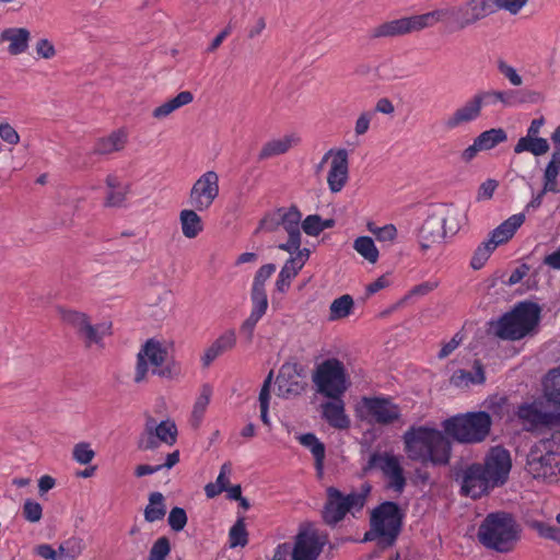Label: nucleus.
Instances as JSON below:
<instances>
[{"label":"nucleus","mask_w":560,"mask_h":560,"mask_svg":"<svg viewBox=\"0 0 560 560\" xmlns=\"http://www.w3.org/2000/svg\"><path fill=\"white\" fill-rule=\"evenodd\" d=\"M276 271V265L275 264H266L261 266L255 277L253 282V290H265V283L269 279V277Z\"/></svg>","instance_id":"obj_53"},{"label":"nucleus","mask_w":560,"mask_h":560,"mask_svg":"<svg viewBox=\"0 0 560 560\" xmlns=\"http://www.w3.org/2000/svg\"><path fill=\"white\" fill-rule=\"evenodd\" d=\"M404 513L399 505L393 501H385L376 506L371 515V527L382 537L378 545L382 548L395 544L402 527Z\"/></svg>","instance_id":"obj_10"},{"label":"nucleus","mask_w":560,"mask_h":560,"mask_svg":"<svg viewBox=\"0 0 560 560\" xmlns=\"http://www.w3.org/2000/svg\"><path fill=\"white\" fill-rule=\"evenodd\" d=\"M236 345V335L233 329L226 330L219 336L212 345L205 351L202 363L209 366L219 355L232 350Z\"/></svg>","instance_id":"obj_25"},{"label":"nucleus","mask_w":560,"mask_h":560,"mask_svg":"<svg viewBox=\"0 0 560 560\" xmlns=\"http://www.w3.org/2000/svg\"><path fill=\"white\" fill-rule=\"evenodd\" d=\"M349 160L346 149H337L334 160L330 162V170L327 183L331 192H339L348 182Z\"/></svg>","instance_id":"obj_23"},{"label":"nucleus","mask_w":560,"mask_h":560,"mask_svg":"<svg viewBox=\"0 0 560 560\" xmlns=\"http://www.w3.org/2000/svg\"><path fill=\"white\" fill-rule=\"evenodd\" d=\"M525 469L535 479L548 482L558 480L560 476V431L550 438L536 442L526 456Z\"/></svg>","instance_id":"obj_5"},{"label":"nucleus","mask_w":560,"mask_h":560,"mask_svg":"<svg viewBox=\"0 0 560 560\" xmlns=\"http://www.w3.org/2000/svg\"><path fill=\"white\" fill-rule=\"evenodd\" d=\"M516 415L527 431L539 428H551L559 421V416L551 411L542 410L541 402L523 404Z\"/></svg>","instance_id":"obj_19"},{"label":"nucleus","mask_w":560,"mask_h":560,"mask_svg":"<svg viewBox=\"0 0 560 560\" xmlns=\"http://www.w3.org/2000/svg\"><path fill=\"white\" fill-rule=\"evenodd\" d=\"M126 143V135L121 131H115L107 138L98 139L95 143L93 152L95 154H109L120 151Z\"/></svg>","instance_id":"obj_34"},{"label":"nucleus","mask_w":560,"mask_h":560,"mask_svg":"<svg viewBox=\"0 0 560 560\" xmlns=\"http://www.w3.org/2000/svg\"><path fill=\"white\" fill-rule=\"evenodd\" d=\"M300 140V137L295 133L285 135L280 139L270 140L262 145L258 154V160L261 161L283 154L288 152L292 147L299 144Z\"/></svg>","instance_id":"obj_26"},{"label":"nucleus","mask_w":560,"mask_h":560,"mask_svg":"<svg viewBox=\"0 0 560 560\" xmlns=\"http://www.w3.org/2000/svg\"><path fill=\"white\" fill-rule=\"evenodd\" d=\"M370 491L371 485L368 482L361 486L360 492H351L347 495H343L337 488L329 487L326 490L327 501L322 513L324 522L329 526H335L352 509L361 510Z\"/></svg>","instance_id":"obj_9"},{"label":"nucleus","mask_w":560,"mask_h":560,"mask_svg":"<svg viewBox=\"0 0 560 560\" xmlns=\"http://www.w3.org/2000/svg\"><path fill=\"white\" fill-rule=\"evenodd\" d=\"M354 302L351 295L343 294L332 301L329 307V318L331 320L341 319L351 314Z\"/></svg>","instance_id":"obj_40"},{"label":"nucleus","mask_w":560,"mask_h":560,"mask_svg":"<svg viewBox=\"0 0 560 560\" xmlns=\"http://www.w3.org/2000/svg\"><path fill=\"white\" fill-rule=\"evenodd\" d=\"M560 173V152H553L546 166L544 176L557 178Z\"/></svg>","instance_id":"obj_64"},{"label":"nucleus","mask_w":560,"mask_h":560,"mask_svg":"<svg viewBox=\"0 0 560 560\" xmlns=\"http://www.w3.org/2000/svg\"><path fill=\"white\" fill-rule=\"evenodd\" d=\"M22 513L26 521L37 523L42 520L43 508L38 502L27 499L23 504Z\"/></svg>","instance_id":"obj_52"},{"label":"nucleus","mask_w":560,"mask_h":560,"mask_svg":"<svg viewBox=\"0 0 560 560\" xmlns=\"http://www.w3.org/2000/svg\"><path fill=\"white\" fill-rule=\"evenodd\" d=\"M31 33L24 27L4 30L1 34L2 40L10 42L8 50L11 55H20L27 50Z\"/></svg>","instance_id":"obj_28"},{"label":"nucleus","mask_w":560,"mask_h":560,"mask_svg":"<svg viewBox=\"0 0 560 560\" xmlns=\"http://www.w3.org/2000/svg\"><path fill=\"white\" fill-rule=\"evenodd\" d=\"M483 106H487L486 100L482 91L479 90L447 117L445 127L447 129H455L462 125L477 120L481 116Z\"/></svg>","instance_id":"obj_20"},{"label":"nucleus","mask_w":560,"mask_h":560,"mask_svg":"<svg viewBox=\"0 0 560 560\" xmlns=\"http://www.w3.org/2000/svg\"><path fill=\"white\" fill-rule=\"evenodd\" d=\"M167 522L173 530L180 532L187 524L186 511L183 508H173L168 514Z\"/></svg>","instance_id":"obj_54"},{"label":"nucleus","mask_w":560,"mask_h":560,"mask_svg":"<svg viewBox=\"0 0 560 560\" xmlns=\"http://www.w3.org/2000/svg\"><path fill=\"white\" fill-rule=\"evenodd\" d=\"M526 525L541 538L553 540L560 545V527L538 520H527Z\"/></svg>","instance_id":"obj_41"},{"label":"nucleus","mask_w":560,"mask_h":560,"mask_svg":"<svg viewBox=\"0 0 560 560\" xmlns=\"http://www.w3.org/2000/svg\"><path fill=\"white\" fill-rule=\"evenodd\" d=\"M277 385H278V395L283 398H291L296 397L301 395L305 390L306 384L296 381V380H289L283 375V372H280V374L277 377Z\"/></svg>","instance_id":"obj_38"},{"label":"nucleus","mask_w":560,"mask_h":560,"mask_svg":"<svg viewBox=\"0 0 560 560\" xmlns=\"http://www.w3.org/2000/svg\"><path fill=\"white\" fill-rule=\"evenodd\" d=\"M130 186L125 185L124 188L117 189V190H109L107 192V196L105 198V206L106 207H122L125 203V200L127 198V195L129 192Z\"/></svg>","instance_id":"obj_55"},{"label":"nucleus","mask_w":560,"mask_h":560,"mask_svg":"<svg viewBox=\"0 0 560 560\" xmlns=\"http://www.w3.org/2000/svg\"><path fill=\"white\" fill-rule=\"evenodd\" d=\"M497 69L498 71L509 80V82L514 86H520L523 84L522 77L517 73L516 69L510 66L505 60L498 59L497 60Z\"/></svg>","instance_id":"obj_51"},{"label":"nucleus","mask_w":560,"mask_h":560,"mask_svg":"<svg viewBox=\"0 0 560 560\" xmlns=\"http://www.w3.org/2000/svg\"><path fill=\"white\" fill-rule=\"evenodd\" d=\"M408 458L422 465L445 466L450 463L452 443L444 430L411 425L402 435Z\"/></svg>","instance_id":"obj_2"},{"label":"nucleus","mask_w":560,"mask_h":560,"mask_svg":"<svg viewBox=\"0 0 560 560\" xmlns=\"http://www.w3.org/2000/svg\"><path fill=\"white\" fill-rule=\"evenodd\" d=\"M363 406L377 424H390L400 418V408L386 397H363Z\"/></svg>","instance_id":"obj_21"},{"label":"nucleus","mask_w":560,"mask_h":560,"mask_svg":"<svg viewBox=\"0 0 560 560\" xmlns=\"http://www.w3.org/2000/svg\"><path fill=\"white\" fill-rule=\"evenodd\" d=\"M62 320L75 329L77 335L83 340L85 347L92 345L103 347V338L112 334V324L100 323L93 325L85 313L73 310L61 311Z\"/></svg>","instance_id":"obj_12"},{"label":"nucleus","mask_w":560,"mask_h":560,"mask_svg":"<svg viewBox=\"0 0 560 560\" xmlns=\"http://www.w3.org/2000/svg\"><path fill=\"white\" fill-rule=\"evenodd\" d=\"M164 495L161 492H152L149 495V504L144 509V520L149 523L161 521L166 514Z\"/></svg>","instance_id":"obj_35"},{"label":"nucleus","mask_w":560,"mask_h":560,"mask_svg":"<svg viewBox=\"0 0 560 560\" xmlns=\"http://www.w3.org/2000/svg\"><path fill=\"white\" fill-rule=\"evenodd\" d=\"M194 101V95L190 91L179 92L175 97L168 100L166 104L170 107V110L173 113L176 109L190 104Z\"/></svg>","instance_id":"obj_61"},{"label":"nucleus","mask_w":560,"mask_h":560,"mask_svg":"<svg viewBox=\"0 0 560 560\" xmlns=\"http://www.w3.org/2000/svg\"><path fill=\"white\" fill-rule=\"evenodd\" d=\"M549 148L547 139L525 136L518 139L514 147V152L517 154L522 152H530L536 156H540L546 154L549 151Z\"/></svg>","instance_id":"obj_32"},{"label":"nucleus","mask_w":560,"mask_h":560,"mask_svg":"<svg viewBox=\"0 0 560 560\" xmlns=\"http://www.w3.org/2000/svg\"><path fill=\"white\" fill-rule=\"evenodd\" d=\"M494 488L497 487L492 485L481 464H471L463 470L460 488L463 495L479 499Z\"/></svg>","instance_id":"obj_18"},{"label":"nucleus","mask_w":560,"mask_h":560,"mask_svg":"<svg viewBox=\"0 0 560 560\" xmlns=\"http://www.w3.org/2000/svg\"><path fill=\"white\" fill-rule=\"evenodd\" d=\"M302 213L296 206H291L288 210L283 209L281 214V226L289 236L301 237Z\"/></svg>","instance_id":"obj_36"},{"label":"nucleus","mask_w":560,"mask_h":560,"mask_svg":"<svg viewBox=\"0 0 560 560\" xmlns=\"http://www.w3.org/2000/svg\"><path fill=\"white\" fill-rule=\"evenodd\" d=\"M491 425V416L486 411L459 413L442 422L445 434L462 444L483 442L490 434Z\"/></svg>","instance_id":"obj_6"},{"label":"nucleus","mask_w":560,"mask_h":560,"mask_svg":"<svg viewBox=\"0 0 560 560\" xmlns=\"http://www.w3.org/2000/svg\"><path fill=\"white\" fill-rule=\"evenodd\" d=\"M145 421L148 425H152V430L161 443L170 446L176 443L178 431L173 420L166 419L158 423L151 415L147 413Z\"/></svg>","instance_id":"obj_29"},{"label":"nucleus","mask_w":560,"mask_h":560,"mask_svg":"<svg viewBox=\"0 0 560 560\" xmlns=\"http://www.w3.org/2000/svg\"><path fill=\"white\" fill-rule=\"evenodd\" d=\"M299 442L310 450L314 459L317 475L322 477L324 469V460L326 456V447L314 433H304L298 436Z\"/></svg>","instance_id":"obj_30"},{"label":"nucleus","mask_w":560,"mask_h":560,"mask_svg":"<svg viewBox=\"0 0 560 560\" xmlns=\"http://www.w3.org/2000/svg\"><path fill=\"white\" fill-rule=\"evenodd\" d=\"M211 395V386L209 384H203L201 387L200 395L198 396L191 412L190 422L194 428H198L200 425L205 411L210 402Z\"/></svg>","instance_id":"obj_37"},{"label":"nucleus","mask_w":560,"mask_h":560,"mask_svg":"<svg viewBox=\"0 0 560 560\" xmlns=\"http://www.w3.org/2000/svg\"><path fill=\"white\" fill-rule=\"evenodd\" d=\"M323 417L336 429H347L350 420L345 413V405L341 398L327 401L322 405Z\"/></svg>","instance_id":"obj_27"},{"label":"nucleus","mask_w":560,"mask_h":560,"mask_svg":"<svg viewBox=\"0 0 560 560\" xmlns=\"http://www.w3.org/2000/svg\"><path fill=\"white\" fill-rule=\"evenodd\" d=\"M72 456L79 464L86 465L92 462L95 452L91 448L89 443L81 442L74 445Z\"/></svg>","instance_id":"obj_50"},{"label":"nucleus","mask_w":560,"mask_h":560,"mask_svg":"<svg viewBox=\"0 0 560 560\" xmlns=\"http://www.w3.org/2000/svg\"><path fill=\"white\" fill-rule=\"evenodd\" d=\"M160 443L161 442L152 430V425H148L145 422L143 432L140 434L138 440V448L142 451H153L160 446Z\"/></svg>","instance_id":"obj_47"},{"label":"nucleus","mask_w":560,"mask_h":560,"mask_svg":"<svg viewBox=\"0 0 560 560\" xmlns=\"http://www.w3.org/2000/svg\"><path fill=\"white\" fill-rule=\"evenodd\" d=\"M524 221V213L513 214L503 221L489 234L488 240L491 241V245L498 247L499 245L509 242L514 236L517 229L522 226Z\"/></svg>","instance_id":"obj_24"},{"label":"nucleus","mask_w":560,"mask_h":560,"mask_svg":"<svg viewBox=\"0 0 560 560\" xmlns=\"http://www.w3.org/2000/svg\"><path fill=\"white\" fill-rule=\"evenodd\" d=\"M229 540L231 547H244L247 545V530L243 517H240L231 527L229 533Z\"/></svg>","instance_id":"obj_45"},{"label":"nucleus","mask_w":560,"mask_h":560,"mask_svg":"<svg viewBox=\"0 0 560 560\" xmlns=\"http://www.w3.org/2000/svg\"><path fill=\"white\" fill-rule=\"evenodd\" d=\"M493 14L490 0H465L459 4H447L420 15L384 22L369 31L370 39L393 38L443 23L450 31L459 32L476 25Z\"/></svg>","instance_id":"obj_1"},{"label":"nucleus","mask_w":560,"mask_h":560,"mask_svg":"<svg viewBox=\"0 0 560 560\" xmlns=\"http://www.w3.org/2000/svg\"><path fill=\"white\" fill-rule=\"evenodd\" d=\"M301 229L310 236H317L320 232V215L310 214L301 222Z\"/></svg>","instance_id":"obj_56"},{"label":"nucleus","mask_w":560,"mask_h":560,"mask_svg":"<svg viewBox=\"0 0 560 560\" xmlns=\"http://www.w3.org/2000/svg\"><path fill=\"white\" fill-rule=\"evenodd\" d=\"M455 212H448L446 217L432 213L425 219L418 235L423 250L429 249L433 244L441 243L447 233L453 235L458 231L459 225L457 223L446 226L447 221L455 218Z\"/></svg>","instance_id":"obj_14"},{"label":"nucleus","mask_w":560,"mask_h":560,"mask_svg":"<svg viewBox=\"0 0 560 560\" xmlns=\"http://www.w3.org/2000/svg\"><path fill=\"white\" fill-rule=\"evenodd\" d=\"M353 248L371 264L377 261L378 250L370 236L358 237L353 243Z\"/></svg>","instance_id":"obj_42"},{"label":"nucleus","mask_w":560,"mask_h":560,"mask_svg":"<svg viewBox=\"0 0 560 560\" xmlns=\"http://www.w3.org/2000/svg\"><path fill=\"white\" fill-rule=\"evenodd\" d=\"M194 101V95L190 91L179 92L175 97L168 100L166 104L170 107V110L173 113L176 109L190 104Z\"/></svg>","instance_id":"obj_60"},{"label":"nucleus","mask_w":560,"mask_h":560,"mask_svg":"<svg viewBox=\"0 0 560 560\" xmlns=\"http://www.w3.org/2000/svg\"><path fill=\"white\" fill-rule=\"evenodd\" d=\"M0 137L3 141L9 144H18L20 141V136L16 130L8 122L0 124Z\"/></svg>","instance_id":"obj_62"},{"label":"nucleus","mask_w":560,"mask_h":560,"mask_svg":"<svg viewBox=\"0 0 560 560\" xmlns=\"http://www.w3.org/2000/svg\"><path fill=\"white\" fill-rule=\"evenodd\" d=\"M171 552V542L166 536L159 537L152 545L148 560H166Z\"/></svg>","instance_id":"obj_46"},{"label":"nucleus","mask_w":560,"mask_h":560,"mask_svg":"<svg viewBox=\"0 0 560 560\" xmlns=\"http://www.w3.org/2000/svg\"><path fill=\"white\" fill-rule=\"evenodd\" d=\"M252 300V312L249 316L243 322L240 328L241 335H243L246 339V342L249 345L254 338V329L257 323L261 319V317L266 314L268 308V299L266 291L261 290H253L250 292Z\"/></svg>","instance_id":"obj_22"},{"label":"nucleus","mask_w":560,"mask_h":560,"mask_svg":"<svg viewBox=\"0 0 560 560\" xmlns=\"http://www.w3.org/2000/svg\"><path fill=\"white\" fill-rule=\"evenodd\" d=\"M486 100V105H497L500 103L503 107H513L526 103L536 104L542 100L541 93L533 90H481Z\"/></svg>","instance_id":"obj_17"},{"label":"nucleus","mask_w":560,"mask_h":560,"mask_svg":"<svg viewBox=\"0 0 560 560\" xmlns=\"http://www.w3.org/2000/svg\"><path fill=\"white\" fill-rule=\"evenodd\" d=\"M544 395L547 401L560 408V366L548 372L544 380Z\"/></svg>","instance_id":"obj_33"},{"label":"nucleus","mask_w":560,"mask_h":560,"mask_svg":"<svg viewBox=\"0 0 560 560\" xmlns=\"http://www.w3.org/2000/svg\"><path fill=\"white\" fill-rule=\"evenodd\" d=\"M508 135L502 128H492L481 132L477 138V147L485 150H490L501 142L506 141Z\"/></svg>","instance_id":"obj_39"},{"label":"nucleus","mask_w":560,"mask_h":560,"mask_svg":"<svg viewBox=\"0 0 560 560\" xmlns=\"http://www.w3.org/2000/svg\"><path fill=\"white\" fill-rule=\"evenodd\" d=\"M374 118V112L366 110L362 112L358 119L355 120L354 125V132L357 136H363L365 135L370 129V124L372 119Z\"/></svg>","instance_id":"obj_59"},{"label":"nucleus","mask_w":560,"mask_h":560,"mask_svg":"<svg viewBox=\"0 0 560 560\" xmlns=\"http://www.w3.org/2000/svg\"><path fill=\"white\" fill-rule=\"evenodd\" d=\"M540 312L536 303L520 302L497 322L491 323L494 335L502 340H521L536 330Z\"/></svg>","instance_id":"obj_4"},{"label":"nucleus","mask_w":560,"mask_h":560,"mask_svg":"<svg viewBox=\"0 0 560 560\" xmlns=\"http://www.w3.org/2000/svg\"><path fill=\"white\" fill-rule=\"evenodd\" d=\"M520 526L510 513L488 514L478 528L479 542L498 552L511 551L520 538Z\"/></svg>","instance_id":"obj_3"},{"label":"nucleus","mask_w":560,"mask_h":560,"mask_svg":"<svg viewBox=\"0 0 560 560\" xmlns=\"http://www.w3.org/2000/svg\"><path fill=\"white\" fill-rule=\"evenodd\" d=\"M219 196V176L209 171L201 175L192 185L188 203L195 210L203 212L208 210Z\"/></svg>","instance_id":"obj_15"},{"label":"nucleus","mask_w":560,"mask_h":560,"mask_svg":"<svg viewBox=\"0 0 560 560\" xmlns=\"http://www.w3.org/2000/svg\"><path fill=\"white\" fill-rule=\"evenodd\" d=\"M167 350L155 339H149L141 347L137 354L135 382L141 383L145 380L149 371L148 364L152 365V373L164 378H174L180 374L179 365L170 361L166 362Z\"/></svg>","instance_id":"obj_7"},{"label":"nucleus","mask_w":560,"mask_h":560,"mask_svg":"<svg viewBox=\"0 0 560 560\" xmlns=\"http://www.w3.org/2000/svg\"><path fill=\"white\" fill-rule=\"evenodd\" d=\"M371 233L380 242H393L397 236V229L393 224H386L382 228L371 229Z\"/></svg>","instance_id":"obj_58"},{"label":"nucleus","mask_w":560,"mask_h":560,"mask_svg":"<svg viewBox=\"0 0 560 560\" xmlns=\"http://www.w3.org/2000/svg\"><path fill=\"white\" fill-rule=\"evenodd\" d=\"M486 475L495 487L503 486L512 468L510 452L501 445L493 446L487 453L483 464H481Z\"/></svg>","instance_id":"obj_16"},{"label":"nucleus","mask_w":560,"mask_h":560,"mask_svg":"<svg viewBox=\"0 0 560 560\" xmlns=\"http://www.w3.org/2000/svg\"><path fill=\"white\" fill-rule=\"evenodd\" d=\"M497 247L491 245V241L487 240L482 242L475 250L470 266L472 269L478 270L483 267L486 261L489 259L490 255Z\"/></svg>","instance_id":"obj_44"},{"label":"nucleus","mask_w":560,"mask_h":560,"mask_svg":"<svg viewBox=\"0 0 560 560\" xmlns=\"http://www.w3.org/2000/svg\"><path fill=\"white\" fill-rule=\"evenodd\" d=\"M282 211H283V208H279L276 211L266 214L260 220V223L256 230V233H258L260 230L267 231V232H275L281 224Z\"/></svg>","instance_id":"obj_49"},{"label":"nucleus","mask_w":560,"mask_h":560,"mask_svg":"<svg viewBox=\"0 0 560 560\" xmlns=\"http://www.w3.org/2000/svg\"><path fill=\"white\" fill-rule=\"evenodd\" d=\"M301 268H296V265L290 264L288 259L279 272L276 281V289L283 293L290 288L291 280L296 277Z\"/></svg>","instance_id":"obj_43"},{"label":"nucleus","mask_w":560,"mask_h":560,"mask_svg":"<svg viewBox=\"0 0 560 560\" xmlns=\"http://www.w3.org/2000/svg\"><path fill=\"white\" fill-rule=\"evenodd\" d=\"M373 469H380L384 477L388 479L387 487L401 493L406 487L407 480L404 475V468L399 458L387 452H374L370 455L366 465L362 468L364 474Z\"/></svg>","instance_id":"obj_13"},{"label":"nucleus","mask_w":560,"mask_h":560,"mask_svg":"<svg viewBox=\"0 0 560 560\" xmlns=\"http://www.w3.org/2000/svg\"><path fill=\"white\" fill-rule=\"evenodd\" d=\"M327 541V534L311 523L302 524L291 546V560H317Z\"/></svg>","instance_id":"obj_11"},{"label":"nucleus","mask_w":560,"mask_h":560,"mask_svg":"<svg viewBox=\"0 0 560 560\" xmlns=\"http://www.w3.org/2000/svg\"><path fill=\"white\" fill-rule=\"evenodd\" d=\"M36 54L44 59H51L56 55V49L51 42L42 38L36 43Z\"/></svg>","instance_id":"obj_63"},{"label":"nucleus","mask_w":560,"mask_h":560,"mask_svg":"<svg viewBox=\"0 0 560 560\" xmlns=\"http://www.w3.org/2000/svg\"><path fill=\"white\" fill-rule=\"evenodd\" d=\"M528 0H490L493 13L497 10H505L509 13L517 14L527 3Z\"/></svg>","instance_id":"obj_48"},{"label":"nucleus","mask_w":560,"mask_h":560,"mask_svg":"<svg viewBox=\"0 0 560 560\" xmlns=\"http://www.w3.org/2000/svg\"><path fill=\"white\" fill-rule=\"evenodd\" d=\"M198 210L184 209L179 213V222L183 235L187 238L197 237L203 230L201 218L198 215Z\"/></svg>","instance_id":"obj_31"},{"label":"nucleus","mask_w":560,"mask_h":560,"mask_svg":"<svg viewBox=\"0 0 560 560\" xmlns=\"http://www.w3.org/2000/svg\"><path fill=\"white\" fill-rule=\"evenodd\" d=\"M312 382L318 394L337 400L347 392L349 376L343 362L337 358H329L316 365L312 373Z\"/></svg>","instance_id":"obj_8"},{"label":"nucleus","mask_w":560,"mask_h":560,"mask_svg":"<svg viewBox=\"0 0 560 560\" xmlns=\"http://www.w3.org/2000/svg\"><path fill=\"white\" fill-rule=\"evenodd\" d=\"M68 560H75L83 551L84 544L79 537H71L63 541Z\"/></svg>","instance_id":"obj_57"}]
</instances>
